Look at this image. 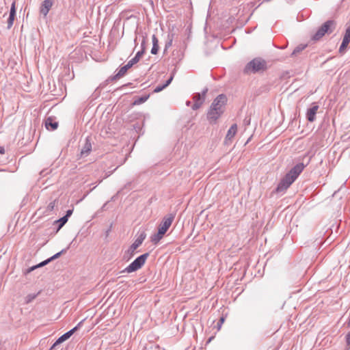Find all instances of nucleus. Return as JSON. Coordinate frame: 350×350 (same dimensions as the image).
Returning a JSON list of instances; mask_svg holds the SVG:
<instances>
[{
  "mask_svg": "<svg viewBox=\"0 0 350 350\" xmlns=\"http://www.w3.org/2000/svg\"><path fill=\"white\" fill-rule=\"evenodd\" d=\"M164 88H165V85H164L163 84V85H157L154 92H159L161 91H162Z\"/></svg>",
  "mask_w": 350,
  "mask_h": 350,
  "instance_id": "c85d7f7f",
  "label": "nucleus"
},
{
  "mask_svg": "<svg viewBox=\"0 0 350 350\" xmlns=\"http://www.w3.org/2000/svg\"><path fill=\"white\" fill-rule=\"evenodd\" d=\"M146 234L145 232H142L137 238L135 240L134 243L131 245L129 251L131 252V253H133L135 250L139 247V245L143 243L144 239H146Z\"/></svg>",
  "mask_w": 350,
  "mask_h": 350,
  "instance_id": "1a4fd4ad",
  "label": "nucleus"
},
{
  "mask_svg": "<svg viewBox=\"0 0 350 350\" xmlns=\"http://www.w3.org/2000/svg\"><path fill=\"white\" fill-rule=\"evenodd\" d=\"M62 343V342H59V338L53 343V346H57L59 344Z\"/></svg>",
  "mask_w": 350,
  "mask_h": 350,
  "instance_id": "58836bf2",
  "label": "nucleus"
},
{
  "mask_svg": "<svg viewBox=\"0 0 350 350\" xmlns=\"http://www.w3.org/2000/svg\"><path fill=\"white\" fill-rule=\"evenodd\" d=\"M51 261H52L51 260H50V258L41 262L40 263H39L38 265H36V266H33L31 267V268H29L28 269V272H31V271L34 270L36 268H38V267H43L46 265H47L49 262H50Z\"/></svg>",
  "mask_w": 350,
  "mask_h": 350,
  "instance_id": "4be33fe9",
  "label": "nucleus"
},
{
  "mask_svg": "<svg viewBox=\"0 0 350 350\" xmlns=\"http://www.w3.org/2000/svg\"><path fill=\"white\" fill-rule=\"evenodd\" d=\"M45 127L49 131H54L58 127V122L53 120L51 117H49L45 121Z\"/></svg>",
  "mask_w": 350,
  "mask_h": 350,
  "instance_id": "2eb2a0df",
  "label": "nucleus"
},
{
  "mask_svg": "<svg viewBox=\"0 0 350 350\" xmlns=\"http://www.w3.org/2000/svg\"><path fill=\"white\" fill-rule=\"evenodd\" d=\"M350 42V25L346 29L345 33L344 35L342 42L339 48V52L342 53L346 48L347 47L349 43Z\"/></svg>",
  "mask_w": 350,
  "mask_h": 350,
  "instance_id": "6e6552de",
  "label": "nucleus"
},
{
  "mask_svg": "<svg viewBox=\"0 0 350 350\" xmlns=\"http://www.w3.org/2000/svg\"><path fill=\"white\" fill-rule=\"evenodd\" d=\"M226 102L227 98L223 94L218 95L214 99L207 113V118L211 124H215L222 115Z\"/></svg>",
  "mask_w": 350,
  "mask_h": 350,
  "instance_id": "f03ea898",
  "label": "nucleus"
},
{
  "mask_svg": "<svg viewBox=\"0 0 350 350\" xmlns=\"http://www.w3.org/2000/svg\"><path fill=\"white\" fill-rule=\"evenodd\" d=\"M167 38L168 40L165 43L164 51H166L172 45L174 34H169Z\"/></svg>",
  "mask_w": 350,
  "mask_h": 350,
  "instance_id": "a878e982",
  "label": "nucleus"
},
{
  "mask_svg": "<svg viewBox=\"0 0 350 350\" xmlns=\"http://www.w3.org/2000/svg\"><path fill=\"white\" fill-rule=\"evenodd\" d=\"M51 261H52L51 260H50V258L41 262L40 263H39L38 265H36V266H33L31 267V268H29L28 269V272H31V271L34 270L36 268H38V267H43L46 265H47L49 262H50Z\"/></svg>",
  "mask_w": 350,
  "mask_h": 350,
  "instance_id": "412c9836",
  "label": "nucleus"
},
{
  "mask_svg": "<svg viewBox=\"0 0 350 350\" xmlns=\"http://www.w3.org/2000/svg\"><path fill=\"white\" fill-rule=\"evenodd\" d=\"M346 341L348 345H350V332L347 334Z\"/></svg>",
  "mask_w": 350,
  "mask_h": 350,
  "instance_id": "f704fd0d",
  "label": "nucleus"
},
{
  "mask_svg": "<svg viewBox=\"0 0 350 350\" xmlns=\"http://www.w3.org/2000/svg\"><path fill=\"white\" fill-rule=\"evenodd\" d=\"M83 323V321L79 322L75 327L69 330L68 332H66L65 334L67 336V337L69 338L81 325Z\"/></svg>",
  "mask_w": 350,
  "mask_h": 350,
  "instance_id": "393cba45",
  "label": "nucleus"
},
{
  "mask_svg": "<svg viewBox=\"0 0 350 350\" xmlns=\"http://www.w3.org/2000/svg\"><path fill=\"white\" fill-rule=\"evenodd\" d=\"M163 236H164V234H163L162 232H161V234H160V232L158 230L157 233L154 234L153 235L151 236V237H150L151 241L154 244H157L160 241V240L163 238Z\"/></svg>",
  "mask_w": 350,
  "mask_h": 350,
  "instance_id": "6ab92c4d",
  "label": "nucleus"
},
{
  "mask_svg": "<svg viewBox=\"0 0 350 350\" xmlns=\"http://www.w3.org/2000/svg\"><path fill=\"white\" fill-rule=\"evenodd\" d=\"M224 317H221L219 319V321L217 323L218 328L219 329L222 325V323L224 322Z\"/></svg>",
  "mask_w": 350,
  "mask_h": 350,
  "instance_id": "72a5a7b5",
  "label": "nucleus"
},
{
  "mask_svg": "<svg viewBox=\"0 0 350 350\" xmlns=\"http://www.w3.org/2000/svg\"><path fill=\"white\" fill-rule=\"evenodd\" d=\"M148 98V96H142V97H139L137 98L135 101H134V104L135 105H140L144 102H146Z\"/></svg>",
  "mask_w": 350,
  "mask_h": 350,
  "instance_id": "bb28decb",
  "label": "nucleus"
},
{
  "mask_svg": "<svg viewBox=\"0 0 350 350\" xmlns=\"http://www.w3.org/2000/svg\"><path fill=\"white\" fill-rule=\"evenodd\" d=\"M319 106L317 104H314L312 107L308 109L306 118L309 122H312L314 121Z\"/></svg>",
  "mask_w": 350,
  "mask_h": 350,
  "instance_id": "9d476101",
  "label": "nucleus"
},
{
  "mask_svg": "<svg viewBox=\"0 0 350 350\" xmlns=\"http://www.w3.org/2000/svg\"><path fill=\"white\" fill-rule=\"evenodd\" d=\"M83 323V321L79 322L75 327L69 330L68 332H66L65 334L67 336V337L69 338L81 325Z\"/></svg>",
  "mask_w": 350,
  "mask_h": 350,
  "instance_id": "b1692460",
  "label": "nucleus"
},
{
  "mask_svg": "<svg viewBox=\"0 0 350 350\" xmlns=\"http://www.w3.org/2000/svg\"><path fill=\"white\" fill-rule=\"evenodd\" d=\"M207 91H208V89L206 88L202 91V94L196 93L193 96V99L194 100V104L191 107L193 110H196L201 107L203 102L204 101L205 96H206Z\"/></svg>",
  "mask_w": 350,
  "mask_h": 350,
  "instance_id": "0eeeda50",
  "label": "nucleus"
},
{
  "mask_svg": "<svg viewBox=\"0 0 350 350\" xmlns=\"http://www.w3.org/2000/svg\"><path fill=\"white\" fill-rule=\"evenodd\" d=\"M307 46V44H299L295 48V49L291 53V56H295L298 53H299L301 51L304 50Z\"/></svg>",
  "mask_w": 350,
  "mask_h": 350,
  "instance_id": "aec40b11",
  "label": "nucleus"
},
{
  "mask_svg": "<svg viewBox=\"0 0 350 350\" xmlns=\"http://www.w3.org/2000/svg\"><path fill=\"white\" fill-rule=\"evenodd\" d=\"M186 105H187V106H190V105H191V101H189V100H188V101H187V102H186Z\"/></svg>",
  "mask_w": 350,
  "mask_h": 350,
  "instance_id": "79ce46f5",
  "label": "nucleus"
},
{
  "mask_svg": "<svg viewBox=\"0 0 350 350\" xmlns=\"http://www.w3.org/2000/svg\"><path fill=\"white\" fill-rule=\"evenodd\" d=\"M54 205H55V203L54 202H51L49 206H48V208L49 210H53V208H54Z\"/></svg>",
  "mask_w": 350,
  "mask_h": 350,
  "instance_id": "c9c22d12",
  "label": "nucleus"
},
{
  "mask_svg": "<svg viewBox=\"0 0 350 350\" xmlns=\"http://www.w3.org/2000/svg\"><path fill=\"white\" fill-rule=\"evenodd\" d=\"M68 219L66 218V217H62L60 219L55 221V223L58 224L57 230H59L60 228H62L66 223L68 221Z\"/></svg>",
  "mask_w": 350,
  "mask_h": 350,
  "instance_id": "5701e85b",
  "label": "nucleus"
},
{
  "mask_svg": "<svg viewBox=\"0 0 350 350\" xmlns=\"http://www.w3.org/2000/svg\"><path fill=\"white\" fill-rule=\"evenodd\" d=\"M66 249L62 250L59 252H57V254H55L53 256H51L50 258V260H53L57 258L58 257H59L61 256L62 254L66 252Z\"/></svg>",
  "mask_w": 350,
  "mask_h": 350,
  "instance_id": "cd10ccee",
  "label": "nucleus"
},
{
  "mask_svg": "<svg viewBox=\"0 0 350 350\" xmlns=\"http://www.w3.org/2000/svg\"><path fill=\"white\" fill-rule=\"evenodd\" d=\"M265 1H270L271 0H264Z\"/></svg>",
  "mask_w": 350,
  "mask_h": 350,
  "instance_id": "c03bdc74",
  "label": "nucleus"
},
{
  "mask_svg": "<svg viewBox=\"0 0 350 350\" xmlns=\"http://www.w3.org/2000/svg\"><path fill=\"white\" fill-rule=\"evenodd\" d=\"M172 79H173V76H171V77H170V78H169V79L165 81V83L163 84L164 85H165V88H166L167 86H168V85L171 83V82H172Z\"/></svg>",
  "mask_w": 350,
  "mask_h": 350,
  "instance_id": "473e14b6",
  "label": "nucleus"
},
{
  "mask_svg": "<svg viewBox=\"0 0 350 350\" xmlns=\"http://www.w3.org/2000/svg\"><path fill=\"white\" fill-rule=\"evenodd\" d=\"M55 346H53V345H52V347H51L50 350H51L52 349L55 348Z\"/></svg>",
  "mask_w": 350,
  "mask_h": 350,
  "instance_id": "37998d69",
  "label": "nucleus"
},
{
  "mask_svg": "<svg viewBox=\"0 0 350 350\" xmlns=\"http://www.w3.org/2000/svg\"><path fill=\"white\" fill-rule=\"evenodd\" d=\"M152 47L151 49V53L156 55L159 51V40L155 35L152 36Z\"/></svg>",
  "mask_w": 350,
  "mask_h": 350,
  "instance_id": "f3484780",
  "label": "nucleus"
},
{
  "mask_svg": "<svg viewBox=\"0 0 350 350\" xmlns=\"http://www.w3.org/2000/svg\"><path fill=\"white\" fill-rule=\"evenodd\" d=\"M36 297V295H29L27 297V302L29 303L31 301H32L33 299H35Z\"/></svg>",
  "mask_w": 350,
  "mask_h": 350,
  "instance_id": "7c9ffc66",
  "label": "nucleus"
},
{
  "mask_svg": "<svg viewBox=\"0 0 350 350\" xmlns=\"http://www.w3.org/2000/svg\"><path fill=\"white\" fill-rule=\"evenodd\" d=\"M132 66L128 62L126 65L121 67L118 72L111 78V80H116L122 77H123L127 72V70L131 68Z\"/></svg>",
  "mask_w": 350,
  "mask_h": 350,
  "instance_id": "f8f14e48",
  "label": "nucleus"
},
{
  "mask_svg": "<svg viewBox=\"0 0 350 350\" xmlns=\"http://www.w3.org/2000/svg\"><path fill=\"white\" fill-rule=\"evenodd\" d=\"M174 217L175 214L174 213L167 214L163 217L158 228V230L160 232V234H161V232L164 234L166 233V232L172 225L174 219Z\"/></svg>",
  "mask_w": 350,
  "mask_h": 350,
  "instance_id": "423d86ee",
  "label": "nucleus"
},
{
  "mask_svg": "<svg viewBox=\"0 0 350 350\" xmlns=\"http://www.w3.org/2000/svg\"><path fill=\"white\" fill-rule=\"evenodd\" d=\"M62 343V342H59V338L53 343V346H57L59 344Z\"/></svg>",
  "mask_w": 350,
  "mask_h": 350,
  "instance_id": "ea45409f",
  "label": "nucleus"
},
{
  "mask_svg": "<svg viewBox=\"0 0 350 350\" xmlns=\"http://www.w3.org/2000/svg\"><path fill=\"white\" fill-rule=\"evenodd\" d=\"M305 167L303 163H299L295 165L280 181L275 191L277 193H284L295 182L299 175L302 172Z\"/></svg>",
  "mask_w": 350,
  "mask_h": 350,
  "instance_id": "f257e3e1",
  "label": "nucleus"
},
{
  "mask_svg": "<svg viewBox=\"0 0 350 350\" xmlns=\"http://www.w3.org/2000/svg\"><path fill=\"white\" fill-rule=\"evenodd\" d=\"M145 43H146V40H145V38L143 39L142 42V44H141V46H142V49L143 48L145 49Z\"/></svg>",
  "mask_w": 350,
  "mask_h": 350,
  "instance_id": "e433bc0d",
  "label": "nucleus"
},
{
  "mask_svg": "<svg viewBox=\"0 0 350 350\" xmlns=\"http://www.w3.org/2000/svg\"><path fill=\"white\" fill-rule=\"evenodd\" d=\"M91 150H92V144H91L90 140L87 138L85 139V142L83 145V147L81 149V157L88 156L90 154V152H91Z\"/></svg>",
  "mask_w": 350,
  "mask_h": 350,
  "instance_id": "dca6fc26",
  "label": "nucleus"
},
{
  "mask_svg": "<svg viewBox=\"0 0 350 350\" xmlns=\"http://www.w3.org/2000/svg\"><path fill=\"white\" fill-rule=\"evenodd\" d=\"M267 68L266 62L261 58H254L248 62L244 68V72L246 74L256 73L263 71Z\"/></svg>",
  "mask_w": 350,
  "mask_h": 350,
  "instance_id": "7ed1b4c3",
  "label": "nucleus"
},
{
  "mask_svg": "<svg viewBox=\"0 0 350 350\" xmlns=\"http://www.w3.org/2000/svg\"><path fill=\"white\" fill-rule=\"evenodd\" d=\"M149 254L145 253L142 254L135 258L129 266H127L123 272L126 273H132L134 272L139 269H140L145 263L147 258L148 257Z\"/></svg>",
  "mask_w": 350,
  "mask_h": 350,
  "instance_id": "20e7f679",
  "label": "nucleus"
},
{
  "mask_svg": "<svg viewBox=\"0 0 350 350\" xmlns=\"http://www.w3.org/2000/svg\"><path fill=\"white\" fill-rule=\"evenodd\" d=\"M5 153V149L3 146H0V154H3Z\"/></svg>",
  "mask_w": 350,
  "mask_h": 350,
  "instance_id": "4c0bfd02",
  "label": "nucleus"
},
{
  "mask_svg": "<svg viewBox=\"0 0 350 350\" xmlns=\"http://www.w3.org/2000/svg\"><path fill=\"white\" fill-rule=\"evenodd\" d=\"M244 122H245V124H249L250 123V120H246V119H245V120H244Z\"/></svg>",
  "mask_w": 350,
  "mask_h": 350,
  "instance_id": "a19ab883",
  "label": "nucleus"
},
{
  "mask_svg": "<svg viewBox=\"0 0 350 350\" xmlns=\"http://www.w3.org/2000/svg\"><path fill=\"white\" fill-rule=\"evenodd\" d=\"M237 131V125L236 124H233L230 129H228L227 134L225 138V143L228 144V142H230L232 139L234 137L235 134Z\"/></svg>",
  "mask_w": 350,
  "mask_h": 350,
  "instance_id": "ddd939ff",
  "label": "nucleus"
},
{
  "mask_svg": "<svg viewBox=\"0 0 350 350\" xmlns=\"http://www.w3.org/2000/svg\"><path fill=\"white\" fill-rule=\"evenodd\" d=\"M16 16V3L13 1L10 10V15L8 18V29H10L14 23Z\"/></svg>",
  "mask_w": 350,
  "mask_h": 350,
  "instance_id": "9b49d317",
  "label": "nucleus"
},
{
  "mask_svg": "<svg viewBox=\"0 0 350 350\" xmlns=\"http://www.w3.org/2000/svg\"><path fill=\"white\" fill-rule=\"evenodd\" d=\"M72 213H73V209H69L66 211V213L64 215V217H66V218L68 219L69 217H70L72 215Z\"/></svg>",
  "mask_w": 350,
  "mask_h": 350,
  "instance_id": "2f4dec72",
  "label": "nucleus"
},
{
  "mask_svg": "<svg viewBox=\"0 0 350 350\" xmlns=\"http://www.w3.org/2000/svg\"><path fill=\"white\" fill-rule=\"evenodd\" d=\"M335 23L332 20H328L325 22L316 31V33L312 36L313 40H320L326 33L332 32V30L331 27H334Z\"/></svg>",
  "mask_w": 350,
  "mask_h": 350,
  "instance_id": "39448f33",
  "label": "nucleus"
},
{
  "mask_svg": "<svg viewBox=\"0 0 350 350\" xmlns=\"http://www.w3.org/2000/svg\"><path fill=\"white\" fill-rule=\"evenodd\" d=\"M59 338V342H64L65 340H68V338L67 337V336H66L65 334H64L63 335H62V336H61L59 338Z\"/></svg>",
  "mask_w": 350,
  "mask_h": 350,
  "instance_id": "c756f323",
  "label": "nucleus"
},
{
  "mask_svg": "<svg viewBox=\"0 0 350 350\" xmlns=\"http://www.w3.org/2000/svg\"><path fill=\"white\" fill-rule=\"evenodd\" d=\"M53 5L52 0H44L40 7V13L46 16Z\"/></svg>",
  "mask_w": 350,
  "mask_h": 350,
  "instance_id": "4468645a",
  "label": "nucleus"
},
{
  "mask_svg": "<svg viewBox=\"0 0 350 350\" xmlns=\"http://www.w3.org/2000/svg\"><path fill=\"white\" fill-rule=\"evenodd\" d=\"M144 53V48L141 49V51H138L135 56L132 58L131 60H129L128 62L133 66L134 64H137L139 61L140 57L142 56V55Z\"/></svg>",
  "mask_w": 350,
  "mask_h": 350,
  "instance_id": "a211bd4d",
  "label": "nucleus"
}]
</instances>
